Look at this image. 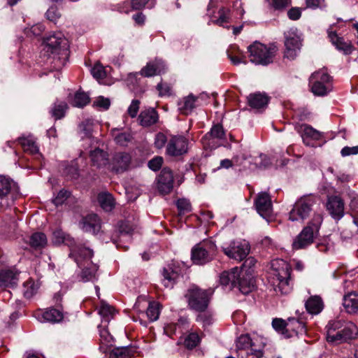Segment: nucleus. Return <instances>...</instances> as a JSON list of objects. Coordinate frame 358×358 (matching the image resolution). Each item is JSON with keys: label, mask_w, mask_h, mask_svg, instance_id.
Wrapping results in <instances>:
<instances>
[{"label": "nucleus", "mask_w": 358, "mask_h": 358, "mask_svg": "<svg viewBox=\"0 0 358 358\" xmlns=\"http://www.w3.org/2000/svg\"><path fill=\"white\" fill-rule=\"evenodd\" d=\"M176 206L179 212V215H183L189 213L192 210L190 201L187 199H179L176 201Z\"/></svg>", "instance_id": "obj_51"}, {"label": "nucleus", "mask_w": 358, "mask_h": 358, "mask_svg": "<svg viewBox=\"0 0 358 358\" xmlns=\"http://www.w3.org/2000/svg\"><path fill=\"white\" fill-rule=\"evenodd\" d=\"M44 50L48 55L47 63L51 70H59L66 64L69 56V45L62 32H53L43 38Z\"/></svg>", "instance_id": "obj_1"}, {"label": "nucleus", "mask_w": 358, "mask_h": 358, "mask_svg": "<svg viewBox=\"0 0 358 358\" xmlns=\"http://www.w3.org/2000/svg\"><path fill=\"white\" fill-rule=\"evenodd\" d=\"M241 271L238 267H234L230 271H223L220 276V282L223 286H229L230 289L236 287V282Z\"/></svg>", "instance_id": "obj_26"}, {"label": "nucleus", "mask_w": 358, "mask_h": 358, "mask_svg": "<svg viewBox=\"0 0 358 358\" xmlns=\"http://www.w3.org/2000/svg\"><path fill=\"white\" fill-rule=\"evenodd\" d=\"M306 331V323L303 321L294 317L287 319L286 338H291L299 334H302Z\"/></svg>", "instance_id": "obj_27"}, {"label": "nucleus", "mask_w": 358, "mask_h": 358, "mask_svg": "<svg viewBox=\"0 0 358 358\" xmlns=\"http://www.w3.org/2000/svg\"><path fill=\"white\" fill-rule=\"evenodd\" d=\"M343 306L347 313H358V293L353 292L345 295L343 299Z\"/></svg>", "instance_id": "obj_31"}, {"label": "nucleus", "mask_w": 358, "mask_h": 358, "mask_svg": "<svg viewBox=\"0 0 358 358\" xmlns=\"http://www.w3.org/2000/svg\"><path fill=\"white\" fill-rule=\"evenodd\" d=\"M287 320H285L281 318H275L272 321V326L273 329L281 333L285 338H286L287 334Z\"/></svg>", "instance_id": "obj_52"}, {"label": "nucleus", "mask_w": 358, "mask_h": 358, "mask_svg": "<svg viewBox=\"0 0 358 358\" xmlns=\"http://www.w3.org/2000/svg\"><path fill=\"white\" fill-rule=\"evenodd\" d=\"M168 141L169 140H167L166 136L162 132H159L156 134L155 138V147L157 149H162L166 143H168Z\"/></svg>", "instance_id": "obj_60"}, {"label": "nucleus", "mask_w": 358, "mask_h": 358, "mask_svg": "<svg viewBox=\"0 0 358 358\" xmlns=\"http://www.w3.org/2000/svg\"><path fill=\"white\" fill-rule=\"evenodd\" d=\"M250 52V62L255 64H261L266 66L273 61V57L277 51V48L275 45H270L269 47L255 42L248 48Z\"/></svg>", "instance_id": "obj_6"}, {"label": "nucleus", "mask_w": 358, "mask_h": 358, "mask_svg": "<svg viewBox=\"0 0 358 358\" xmlns=\"http://www.w3.org/2000/svg\"><path fill=\"white\" fill-rule=\"evenodd\" d=\"M44 321L51 323H57L61 322L63 318V313L56 308H49L44 311L42 314Z\"/></svg>", "instance_id": "obj_39"}, {"label": "nucleus", "mask_w": 358, "mask_h": 358, "mask_svg": "<svg viewBox=\"0 0 358 358\" xmlns=\"http://www.w3.org/2000/svg\"><path fill=\"white\" fill-rule=\"evenodd\" d=\"M39 285L32 279H29L23 284V295L27 299L31 298L38 291Z\"/></svg>", "instance_id": "obj_44"}, {"label": "nucleus", "mask_w": 358, "mask_h": 358, "mask_svg": "<svg viewBox=\"0 0 358 358\" xmlns=\"http://www.w3.org/2000/svg\"><path fill=\"white\" fill-rule=\"evenodd\" d=\"M46 18L56 24L57 20L62 17V14L58 10V8L56 6H51L45 13Z\"/></svg>", "instance_id": "obj_54"}, {"label": "nucleus", "mask_w": 358, "mask_h": 358, "mask_svg": "<svg viewBox=\"0 0 358 358\" xmlns=\"http://www.w3.org/2000/svg\"><path fill=\"white\" fill-rule=\"evenodd\" d=\"M18 196L17 183L10 177L0 175V208L4 209L13 205Z\"/></svg>", "instance_id": "obj_7"}, {"label": "nucleus", "mask_w": 358, "mask_h": 358, "mask_svg": "<svg viewBox=\"0 0 358 358\" xmlns=\"http://www.w3.org/2000/svg\"><path fill=\"white\" fill-rule=\"evenodd\" d=\"M219 17L215 21V23L222 26L224 23L229 22L230 10L224 7L221 8L218 10Z\"/></svg>", "instance_id": "obj_55"}, {"label": "nucleus", "mask_w": 358, "mask_h": 358, "mask_svg": "<svg viewBox=\"0 0 358 358\" xmlns=\"http://www.w3.org/2000/svg\"><path fill=\"white\" fill-rule=\"evenodd\" d=\"M285 50L284 57L289 60L294 59L301 46L299 38L296 36H286L285 41Z\"/></svg>", "instance_id": "obj_20"}, {"label": "nucleus", "mask_w": 358, "mask_h": 358, "mask_svg": "<svg viewBox=\"0 0 358 358\" xmlns=\"http://www.w3.org/2000/svg\"><path fill=\"white\" fill-rule=\"evenodd\" d=\"M113 136L115 143L122 146H127L133 138L130 132L120 133L117 129L113 130Z\"/></svg>", "instance_id": "obj_43"}, {"label": "nucleus", "mask_w": 358, "mask_h": 358, "mask_svg": "<svg viewBox=\"0 0 358 358\" xmlns=\"http://www.w3.org/2000/svg\"><path fill=\"white\" fill-rule=\"evenodd\" d=\"M67 109L68 105L65 101L57 100L51 108L50 113L55 120H60L65 116Z\"/></svg>", "instance_id": "obj_38"}, {"label": "nucleus", "mask_w": 358, "mask_h": 358, "mask_svg": "<svg viewBox=\"0 0 358 358\" xmlns=\"http://www.w3.org/2000/svg\"><path fill=\"white\" fill-rule=\"evenodd\" d=\"M160 314V304L156 301L149 303L146 310V315L150 322H155L158 320Z\"/></svg>", "instance_id": "obj_45"}, {"label": "nucleus", "mask_w": 358, "mask_h": 358, "mask_svg": "<svg viewBox=\"0 0 358 358\" xmlns=\"http://www.w3.org/2000/svg\"><path fill=\"white\" fill-rule=\"evenodd\" d=\"M93 105L96 107L102 108L104 110H107L109 108V107L110 106V99L108 98H104L103 96H99L94 102Z\"/></svg>", "instance_id": "obj_62"}, {"label": "nucleus", "mask_w": 358, "mask_h": 358, "mask_svg": "<svg viewBox=\"0 0 358 358\" xmlns=\"http://www.w3.org/2000/svg\"><path fill=\"white\" fill-rule=\"evenodd\" d=\"M199 314L196 317L197 322H201L203 327L208 326L213 322L211 314L204 310L203 312H198Z\"/></svg>", "instance_id": "obj_56"}, {"label": "nucleus", "mask_w": 358, "mask_h": 358, "mask_svg": "<svg viewBox=\"0 0 358 358\" xmlns=\"http://www.w3.org/2000/svg\"><path fill=\"white\" fill-rule=\"evenodd\" d=\"M136 352V348L133 345L118 347L113 349L109 358H131Z\"/></svg>", "instance_id": "obj_33"}, {"label": "nucleus", "mask_w": 358, "mask_h": 358, "mask_svg": "<svg viewBox=\"0 0 358 358\" xmlns=\"http://www.w3.org/2000/svg\"><path fill=\"white\" fill-rule=\"evenodd\" d=\"M163 162L164 159L162 157L156 156L148 162V166L150 170L157 171L162 168Z\"/></svg>", "instance_id": "obj_58"}, {"label": "nucleus", "mask_w": 358, "mask_h": 358, "mask_svg": "<svg viewBox=\"0 0 358 358\" xmlns=\"http://www.w3.org/2000/svg\"><path fill=\"white\" fill-rule=\"evenodd\" d=\"M52 243L55 245L64 244L70 248L69 257L73 259L78 266L81 265V256L85 259H88L93 256V251L89 248L78 244L76 241L69 234L65 233L60 229L55 230L52 233Z\"/></svg>", "instance_id": "obj_3"}, {"label": "nucleus", "mask_w": 358, "mask_h": 358, "mask_svg": "<svg viewBox=\"0 0 358 358\" xmlns=\"http://www.w3.org/2000/svg\"><path fill=\"white\" fill-rule=\"evenodd\" d=\"M328 36L331 43L336 46V48L343 51L345 55H350L352 52V47L350 43L344 41L341 37H339L336 31L327 30Z\"/></svg>", "instance_id": "obj_29"}, {"label": "nucleus", "mask_w": 358, "mask_h": 358, "mask_svg": "<svg viewBox=\"0 0 358 358\" xmlns=\"http://www.w3.org/2000/svg\"><path fill=\"white\" fill-rule=\"evenodd\" d=\"M341 154L343 157L357 155L358 154V145L353 147L345 146L341 150Z\"/></svg>", "instance_id": "obj_63"}, {"label": "nucleus", "mask_w": 358, "mask_h": 358, "mask_svg": "<svg viewBox=\"0 0 358 358\" xmlns=\"http://www.w3.org/2000/svg\"><path fill=\"white\" fill-rule=\"evenodd\" d=\"M71 193L70 192L61 189L57 194V196L52 199V202L55 206H60L63 204L65 201L69 197Z\"/></svg>", "instance_id": "obj_57"}, {"label": "nucleus", "mask_w": 358, "mask_h": 358, "mask_svg": "<svg viewBox=\"0 0 358 358\" xmlns=\"http://www.w3.org/2000/svg\"><path fill=\"white\" fill-rule=\"evenodd\" d=\"M281 267L274 269V275L276 277L278 285L275 288V292H280L282 294L289 293L292 289L289 284L291 278V268L285 262L281 260Z\"/></svg>", "instance_id": "obj_11"}, {"label": "nucleus", "mask_w": 358, "mask_h": 358, "mask_svg": "<svg viewBox=\"0 0 358 358\" xmlns=\"http://www.w3.org/2000/svg\"><path fill=\"white\" fill-rule=\"evenodd\" d=\"M132 19L138 26H143L145 24L146 17L142 12H138L133 15Z\"/></svg>", "instance_id": "obj_64"}, {"label": "nucleus", "mask_w": 358, "mask_h": 358, "mask_svg": "<svg viewBox=\"0 0 358 358\" xmlns=\"http://www.w3.org/2000/svg\"><path fill=\"white\" fill-rule=\"evenodd\" d=\"M326 329L327 342L334 345L350 343L358 336V327L350 321H330Z\"/></svg>", "instance_id": "obj_2"}, {"label": "nucleus", "mask_w": 358, "mask_h": 358, "mask_svg": "<svg viewBox=\"0 0 358 358\" xmlns=\"http://www.w3.org/2000/svg\"><path fill=\"white\" fill-rule=\"evenodd\" d=\"M90 101L89 95L82 91H78L74 95V98L71 102L73 107L83 108L87 105Z\"/></svg>", "instance_id": "obj_41"}, {"label": "nucleus", "mask_w": 358, "mask_h": 358, "mask_svg": "<svg viewBox=\"0 0 358 358\" xmlns=\"http://www.w3.org/2000/svg\"><path fill=\"white\" fill-rule=\"evenodd\" d=\"M80 228L85 232L97 234L101 229L99 217L95 214H90L84 217L80 222Z\"/></svg>", "instance_id": "obj_23"}, {"label": "nucleus", "mask_w": 358, "mask_h": 358, "mask_svg": "<svg viewBox=\"0 0 358 358\" xmlns=\"http://www.w3.org/2000/svg\"><path fill=\"white\" fill-rule=\"evenodd\" d=\"M323 222V216L320 213H314L301 231L294 239L292 246L294 250L305 249L315 241L319 236L320 227Z\"/></svg>", "instance_id": "obj_4"}, {"label": "nucleus", "mask_w": 358, "mask_h": 358, "mask_svg": "<svg viewBox=\"0 0 358 358\" xmlns=\"http://www.w3.org/2000/svg\"><path fill=\"white\" fill-rule=\"evenodd\" d=\"M166 66L162 59H155L153 61L148 62L147 64L141 69L140 74L144 77H152L164 73Z\"/></svg>", "instance_id": "obj_21"}, {"label": "nucleus", "mask_w": 358, "mask_h": 358, "mask_svg": "<svg viewBox=\"0 0 358 358\" xmlns=\"http://www.w3.org/2000/svg\"><path fill=\"white\" fill-rule=\"evenodd\" d=\"M156 0H131V8L132 10H141L144 8H152L155 6Z\"/></svg>", "instance_id": "obj_46"}, {"label": "nucleus", "mask_w": 358, "mask_h": 358, "mask_svg": "<svg viewBox=\"0 0 358 358\" xmlns=\"http://www.w3.org/2000/svg\"><path fill=\"white\" fill-rule=\"evenodd\" d=\"M295 129L301 134L303 143L306 145H309V138L318 140L320 138V133L308 124H297L295 125Z\"/></svg>", "instance_id": "obj_25"}, {"label": "nucleus", "mask_w": 358, "mask_h": 358, "mask_svg": "<svg viewBox=\"0 0 358 358\" xmlns=\"http://www.w3.org/2000/svg\"><path fill=\"white\" fill-rule=\"evenodd\" d=\"M90 157L92 164L97 168H101L107 164L108 161V154L103 150L96 148L90 152Z\"/></svg>", "instance_id": "obj_34"}, {"label": "nucleus", "mask_w": 358, "mask_h": 358, "mask_svg": "<svg viewBox=\"0 0 358 358\" xmlns=\"http://www.w3.org/2000/svg\"><path fill=\"white\" fill-rule=\"evenodd\" d=\"M326 207L331 217L336 222L343 217L345 203L341 196L336 195L328 196Z\"/></svg>", "instance_id": "obj_14"}, {"label": "nucleus", "mask_w": 358, "mask_h": 358, "mask_svg": "<svg viewBox=\"0 0 358 358\" xmlns=\"http://www.w3.org/2000/svg\"><path fill=\"white\" fill-rule=\"evenodd\" d=\"M305 306L308 313L312 315H317L322 310L323 302L320 296H314L306 301Z\"/></svg>", "instance_id": "obj_35"}, {"label": "nucleus", "mask_w": 358, "mask_h": 358, "mask_svg": "<svg viewBox=\"0 0 358 358\" xmlns=\"http://www.w3.org/2000/svg\"><path fill=\"white\" fill-rule=\"evenodd\" d=\"M131 155L124 152L115 153L111 160L112 169L116 173H123L126 171L131 164Z\"/></svg>", "instance_id": "obj_19"}, {"label": "nucleus", "mask_w": 358, "mask_h": 358, "mask_svg": "<svg viewBox=\"0 0 358 358\" xmlns=\"http://www.w3.org/2000/svg\"><path fill=\"white\" fill-rule=\"evenodd\" d=\"M225 132L222 124H214L210 129V131L208 132L203 137V139L210 140V139H222L224 138Z\"/></svg>", "instance_id": "obj_40"}, {"label": "nucleus", "mask_w": 358, "mask_h": 358, "mask_svg": "<svg viewBox=\"0 0 358 358\" xmlns=\"http://www.w3.org/2000/svg\"><path fill=\"white\" fill-rule=\"evenodd\" d=\"M213 294V289L210 288L202 289L198 285H192L186 290L184 296L190 310L203 312L207 310Z\"/></svg>", "instance_id": "obj_5"}, {"label": "nucleus", "mask_w": 358, "mask_h": 358, "mask_svg": "<svg viewBox=\"0 0 358 358\" xmlns=\"http://www.w3.org/2000/svg\"><path fill=\"white\" fill-rule=\"evenodd\" d=\"M139 107L140 101L138 99H134L127 109V113L131 118L136 117Z\"/></svg>", "instance_id": "obj_61"}, {"label": "nucleus", "mask_w": 358, "mask_h": 358, "mask_svg": "<svg viewBox=\"0 0 358 358\" xmlns=\"http://www.w3.org/2000/svg\"><path fill=\"white\" fill-rule=\"evenodd\" d=\"M200 343V338L196 333H190L185 339L184 345L187 349L196 348Z\"/></svg>", "instance_id": "obj_53"}, {"label": "nucleus", "mask_w": 358, "mask_h": 358, "mask_svg": "<svg viewBox=\"0 0 358 358\" xmlns=\"http://www.w3.org/2000/svg\"><path fill=\"white\" fill-rule=\"evenodd\" d=\"M255 204L258 213L264 219L268 220L273 211L272 202L269 194L260 192L255 200Z\"/></svg>", "instance_id": "obj_15"}, {"label": "nucleus", "mask_w": 358, "mask_h": 358, "mask_svg": "<svg viewBox=\"0 0 358 358\" xmlns=\"http://www.w3.org/2000/svg\"><path fill=\"white\" fill-rule=\"evenodd\" d=\"M314 200L308 196H302L293 205L289 213V220L292 222H303L308 217L312 218L313 213Z\"/></svg>", "instance_id": "obj_10"}, {"label": "nucleus", "mask_w": 358, "mask_h": 358, "mask_svg": "<svg viewBox=\"0 0 358 358\" xmlns=\"http://www.w3.org/2000/svg\"><path fill=\"white\" fill-rule=\"evenodd\" d=\"M332 78L327 69H321L315 71L309 78V86L311 92L316 96H323L331 91Z\"/></svg>", "instance_id": "obj_8"}, {"label": "nucleus", "mask_w": 358, "mask_h": 358, "mask_svg": "<svg viewBox=\"0 0 358 358\" xmlns=\"http://www.w3.org/2000/svg\"><path fill=\"white\" fill-rule=\"evenodd\" d=\"M244 295L252 292L255 287V280L249 271L241 270V273L236 282V287Z\"/></svg>", "instance_id": "obj_16"}, {"label": "nucleus", "mask_w": 358, "mask_h": 358, "mask_svg": "<svg viewBox=\"0 0 358 358\" xmlns=\"http://www.w3.org/2000/svg\"><path fill=\"white\" fill-rule=\"evenodd\" d=\"M91 73L96 79H103L106 76L103 66L100 64H96L91 69Z\"/></svg>", "instance_id": "obj_59"}, {"label": "nucleus", "mask_w": 358, "mask_h": 358, "mask_svg": "<svg viewBox=\"0 0 358 358\" xmlns=\"http://www.w3.org/2000/svg\"><path fill=\"white\" fill-rule=\"evenodd\" d=\"M27 243L34 250H41L48 245V238L43 232H34L28 237Z\"/></svg>", "instance_id": "obj_30"}, {"label": "nucleus", "mask_w": 358, "mask_h": 358, "mask_svg": "<svg viewBox=\"0 0 358 358\" xmlns=\"http://www.w3.org/2000/svg\"><path fill=\"white\" fill-rule=\"evenodd\" d=\"M157 187L159 192L162 194H167L173 188V176L171 170L169 168H164L157 178Z\"/></svg>", "instance_id": "obj_17"}, {"label": "nucleus", "mask_w": 358, "mask_h": 358, "mask_svg": "<svg viewBox=\"0 0 358 358\" xmlns=\"http://www.w3.org/2000/svg\"><path fill=\"white\" fill-rule=\"evenodd\" d=\"M254 345L255 343L248 334L241 335L236 341L237 350H248Z\"/></svg>", "instance_id": "obj_48"}, {"label": "nucleus", "mask_w": 358, "mask_h": 358, "mask_svg": "<svg viewBox=\"0 0 358 358\" xmlns=\"http://www.w3.org/2000/svg\"><path fill=\"white\" fill-rule=\"evenodd\" d=\"M249 106L255 110L264 109L270 100V97L266 93L255 92L250 94L248 97Z\"/></svg>", "instance_id": "obj_24"}, {"label": "nucleus", "mask_w": 358, "mask_h": 358, "mask_svg": "<svg viewBox=\"0 0 358 358\" xmlns=\"http://www.w3.org/2000/svg\"><path fill=\"white\" fill-rule=\"evenodd\" d=\"M188 140L182 136H173L166 145V152L171 157L182 156L187 152Z\"/></svg>", "instance_id": "obj_12"}, {"label": "nucleus", "mask_w": 358, "mask_h": 358, "mask_svg": "<svg viewBox=\"0 0 358 358\" xmlns=\"http://www.w3.org/2000/svg\"><path fill=\"white\" fill-rule=\"evenodd\" d=\"M250 250L246 242L232 241L228 247L223 248V252L229 258L241 262L248 256Z\"/></svg>", "instance_id": "obj_13"}, {"label": "nucleus", "mask_w": 358, "mask_h": 358, "mask_svg": "<svg viewBox=\"0 0 358 358\" xmlns=\"http://www.w3.org/2000/svg\"><path fill=\"white\" fill-rule=\"evenodd\" d=\"M100 206L106 211H111L115 207L114 198L108 192H101L98 194Z\"/></svg>", "instance_id": "obj_37"}, {"label": "nucleus", "mask_w": 358, "mask_h": 358, "mask_svg": "<svg viewBox=\"0 0 358 358\" xmlns=\"http://www.w3.org/2000/svg\"><path fill=\"white\" fill-rule=\"evenodd\" d=\"M136 227L137 223L131 222L129 220L122 221L119 224V231L121 234H131Z\"/></svg>", "instance_id": "obj_49"}, {"label": "nucleus", "mask_w": 358, "mask_h": 358, "mask_svg": "<svg viewBox=\"0 0 358 358\" xmlns=\"http://www.w3.org/2000/svg\"><path fill=\"white\" fill-rule=\"evenodd\" d=\"M98 328L101 344L106 346L112 345L113 338L108 330L106 327H102V325H99Z\"/></svg>", "instance_id": "obj_50"}, {"label": "nucleus", "mask_w": 358, "mask_h": 358, "mask_svg": "<svg viewBox=\"0 0 358 358\" xmlns=\"http://www.w3.org/2000/svg\"><path fill=\"white\" fill-rule=\"evenodd\" d=\"M18 273L11 269L0 271V287H14L18 282Z\"/></svg>", "instance_id": "obj_28"}, {"label": "nucleus", "mask_w": 358, "mask_h": 358, "mask_svg": "<svg viewBox=\"0 0 358 358\" xmlns=\"http://www.w3.org/2000/svg\"><path fill=\"white\" fill-rule=\"evenodd\" d=\"M198 106H199V103L197 102V99L192 94L184 97L178 103L179 110L184 115L190 114Z\"/></svg>", "instance_id": "obj_32"}, {"label": "nucleus", "mask_w": 358, "mask_h": 358, "mask_svg": "<svg viewBox=\"0 0 358 358\" xmlns=\"http://www.w3.org/2000/svg\"><path fill=\"white\" fill-rule=\"evenodd\" d=\"M216 252L217 246L213 242L204 241L192 248L191 259L194 264L204 265L214 259Z\"/></svg>", "instance_id": "obj_9"}, {"label": "nucleus", "mask_w": 358, "mask_h": 358, "mask_svg": "<svg viewBox=\"0 0 358 358\" xmlns=\"http://www.w3.org/2000/svg\"><path fill=\"white\" fill-rule=\"evenodd\" d=\"M162 276L164 286L166 288H172L178 278V274L171 267L169 266L163 269Z\"/></svg>", "instance_id": "obj_36"}, {"label": "nucleus", "mask_w": 358, "mask_h": 358, "mask_svg": "<svg viewBox=\"0 0 358 358\" xmlns=\"http://www.w3.org/2000/svg\"><path fill=\"white\" fill-rule=\"evenodd\" d=\"M114 312V308L106 303L104 302H101V306L99 309V313L103 318V322L106 323H108L110 319L113 317V314Z\"/></svg>", "instance_id": "obj_47"}, {"label": "nucleus", "mask_w": 358, "mask_h": 358, "mask_svg": "<svg viewBox=\"0 0 358 358\" xmlns=\"http://www.w3.org/2000/svg\"><path fill=\"white\" fill-rule=\"evenodd\" d=\"M92 257L85 259L83 255L81 256L82 263L79 267L83 268V269L78 276L83 282L94 281L96 279L99 266L90 261Z\"/></svg>", "instance_id": "obj_18"}, {"label": "nucleus", "mask_w": 358, "mask_h": 358, "mask_svg": "<svg viewBox=\"0 0 358 358\" xmlns=\"http://www.w3.org/2000/svg\"><path fill=\"white\" fill-rule=\"evenodd\" d=\"M158 112L153 108H145L141 111L138 116V122L143 127H150L159 122Z\"/></svg>", "instance_id": "obj_22"}, {"label": "nucleus", "mask_w": 358, "mask_h": 358, "mask_svg": "<svg viewBox=\"0 0 358 358\" xmlns=\"http://www.w3.org/2000/svg\"><path fill=\"white\" fill-rule=\"evenodd\" d=\"M17 141L22 145L25 152H29L31 154L38 153V148L33 139L20 137L18 138Z\"/></svg>", "instance_id": "obj_42"}]
</instances>
